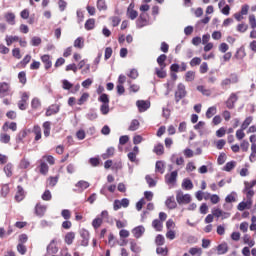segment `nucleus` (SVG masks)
Returning a JSON list of instances; mask_svg holds the SVG:
<instances>
[{
  "instance_id": "1",
  "label": "nucleus",
  "mask_w": 256,
  "mask_h": 256,
  "mask_svg": "<svg viewBox=\"0 0 256 256\" xmlns=\"http://www.w3.org/2000/svg\"><path fill=\"white\" fill-rule=\"evenodd\" d=\"M176 201L178 205H189L192 201L191 194H183V190H178L176 193Z\"/></svg>"
},
{
  "instance_id": "2",
  "label": "nucleus",
  "mask_w": 256,
  "mask_h": 256,
  "mask_svg": "<svg viewBox=\"0 0 256 256\" xmlns=\"http://www.w3.org/2000/svg\"><path fill=\"white\" fill-rule=\"evenodd\" d=\"M80 237L82 238V241L80 244L76 245L75 251H76V249H79V247H89V237H90L89 231L87 229L83 228L80 231Z\"/></svg>"
},
{
  "instance_id": "3",
  "label": "nucleus",
  "mask_w": 256,
  "mask_h": 256,
  "mask_svg": "<svg viewBox=\"0 0 256 256\" xmlns=\"http://www.w3.org/2000/svg\"><path fill=\"white\" fill-rule=\"evenodd\" d=\"M177 177H179V170H173L170 174L164 176L167 185H175L177 183Z\"/></svg>"
},
{
  "instance_id": "4",
  "label": "nucleus",
  "mask_w": 256,
  "mask_h": 256,
  "mask_svg": "<svg viewBox=\"0 0 256 256\" xmlns=\"http://www.w3.org/2000/svg\"><path fill=\"white\" fill-rule=\"evenodd\" d=\"M136 107L138 108L139 113H145L151 107V101L149 100H137Z\"/></svg>"
},
{
  "instance_id": "5",
  "label": "nucleus",
  "mask_w": 256,
  "mask_h": 256,
  "mask_svg": "<svg viewBox=\"0 0 256 256\" xmlns=\"http://www.w3.org/2000/svg\"><path fill=\"white\" fill-rule=\"evenodd\" d=\"M55 243H57V239L54 238L47 245L46 253L48 255H57V253H59V247H57V245H55Z\"/></svg>"
},
{
  "instance_id": "6",
  "label": "nucleus",
  "mask_w": 256,
  "mask_h": 256,
  "mask_svg": "<svg viewBox=\"0 0 256 256\" xmlns=\"http://www.w3.org/2000/svg\"><path fill=\"white\" fill-rule=\"evenodd\" d=\"M211 21V16L205 15L204 18L198 20L195 24L196 31H203L205 29V25H207Z\"/></svg>"
},
{
  "instance_id": "7",
  "label": "nucleus",
  "mask_w": 256,
  "mask_h": 256,
  "mask_svg": "<svg viewBox=\"0 0 256 256\" xmlns=\"http://www.w3.org/2000/svg\"><path fill=\"white\" fill-rule=\"evenodd\" d=\"M27 101H29V93L23 92L21 99L18 101V109L25 111L27 109Z\"/></svg>"
},
{
  "instance_id": "8",
  "label": "nucleus",
  "mask_w": 256,
  "mask_h": 256,
  "mask_svg": "<svg viewBox=\"0 0 256 256\" xmlns=\"http://www.w3.org/2000/svg\"><path fill=\"white\" fill-rule=\"evenodd\" d=\"M31 132H32L31 129H23V130H21L16 135V138H15V141H16L17 145H19L20 143H25V141H24L25 137H27V135H30Z\"/></svg>"
},
{
  "instance_id": "9",
  "label": "nucleus",
  "mask_w": 256,
  "mask_h": 256,
  "mask_svg": "<svg viewBox=\"0 0 256 256\" xmlns=\"http://www.w3.org/2000/svg\"><path fill=\"white\" fill-rule=\"evenodd\" d=\"M249 14V4H244L241 7L240 12L234 14L236 21H243V15Z\"/></svg>"
},
{
  "instance_id": "10",
  "label": "nucleus",
  "mask_w": 256,
  "mask_h": 256,
  "mask_svg": "<svg viewBox=\"0 0 256 256\" xmlns=\"http://www.w3.org/2000/svg\"><path fill=\"white\" fill-rule=\"evenodd\" d=\"M42 63L44 64L45 71H49L53 67V61H51V55L44 54L40 57Z\"/></svg>"
},
{
  "instance_id": "11",
  "label": "nucleus",
  "mask_w": 256,
  "mask_h": 256,
  "mask_svg": "<svg viewBox=\"0 0 256 256\" xmlns=\"http://www.w3.org/2000/svg\"><path fill=\"white\" fill-rule=\"evenodd\" d=\"M61 111V106L57 104L50 105L46 110V117H51V115H57Z\"/></svg>"
},
{
  "instance_id": "12",
  "label": "nucleus",
  "mask_w": 256,
  "mask_h": 256,
  "mask_svg": "<svg viewBox=\"0 0 256 256\" xmlns=\"http://www.w3.org/2000/svg\"><path fill=\"white\" fill-rule=\"evenodd\" d=\"M238 99L239 97H237V94L232 93L226 100L227 109H235V103H237Z\"/></svg>"
},
{
  "instance_id": "13",
  "label": "nucleus",
  "mask_w": 256,
  "mask_h": 256,
  "mask_svg": "<svg viewBox=\"0 0 256 256\" xmlns=\"http://www.w3.org/2000/svg\"><path fill=\"white\" fill-rule=\"evenodd\" d=\"M132 234L135 239H141L142 235H145V226L139 225L132 229Z\"/></svg>"
},
{
  "instance_id": "14",
  "label": "nucleus",
  "mask_w": 256,
  "mask_h": 256,
  "mask_svg": "<svg viewBox=\"0 0 256 256\" xmlns=\"http://www.w3.org/2000/svg\"><path fill=\"white\" fill-rule=\"evenodd\" d=\"M143 27H147V18L144 13H141L136 20V29H143Z\"/></svg>"
},
{
  "instance_id": "15",
  "label": "nucleus",
  "mask_w": 256,
  "mask_h": 256,
  "mask_svg": "<svg viewBox=\"0 0 256 256\" xmlns=\"http://www.w3.org/2000/svg\"><path fill=\"white\" fill-rule=\"evenodd\" d=\"M47 211V206H43L40 203L35 205L34 213L37 217H44Z\"/></svg>"
},
{
  "instance_id": "16",
  "label": "nucleus",
  "mask_w": 256,
  "mask_h": 256,
  "mask_svg": "<svg viewBox=\"0 0 256 256\" xmlns=\"http://www.w3.org/2000/svg\"><path fill=\"white\" fill-rule=\"evenodd\" d=\"M14 199L20 203V201H23L25 199V189H23V186L18 185L17 186V192L14 196Z\"/></svg>"
},
{
  "instance_id": "17",
  "label": "nucleus",
  "mask_w": 256,
  "mask_h": 256,
  "mask_svg": "<svg viewBox=\"0 0 256 256\" xmlns=\"http://www.w3.org/2000/svg\"><path fill=\"white\" fill-rule=\"evenodd\" d=\"M11 91V85L7 82H0V98L5 97L6 93Z\"/></svg>"
},
{
  "instance_id": "18",
  "label": "nucleus",
  "mask_w": 256,
  "mask_h": 256,
  "mask_svg": "<svg viewBox=\"0 0 256 256\" xmlns=\"http://www.w3.org/2000/svg\"><path fill=\"white\" fill-rule=\"evenodd\" d=\"M30 62H31V55L26 54L25 57L18 64H16V67L17 69H19L20 67H22V69H25V67H27V65H29Z\"/></svg>"
},
{
  "instance_id": "19",
  "label": "nucleus",
  "mask_w": 256,
  "mask_h": 256,
  "mask_svg": "<svg viewBox=\"0 0 256 256\" xmlns=\"http://www.w3.org/2000/svg\"><path fill=\"white\" fill-rule=\"evenodd\" d=\"M166 61L167 54H160L156 59V62L158 63L160 69H165L167 67V63H165Z\"/></svg>"
},
{
  "instance_id": "20",
  "label": "nucleus",
  "mask_w": 256,
  "mask_h": 256,
  "mask_svg": "<svg viewBox=\"0 0 256 256\" xmlns=\"http://www.w3.org/2000/svg\"><path fill=\"white\" fill-rule=\"evenodd\" d=\"M194 185H193V181L191 180V178H184L182 181V189H184V191H191V189H193Z\"/></svg>"
},
{
  "instance_id": "21",
  "label": "nucleus",
  "mask_w": 256,
  "mask_h": 256,
  "mask_svg": "<svg viewBox=\"0 0 256 256\" xmlns=\"http://www.w3.org/2000/svg\"><path fill=\"white\" fill-rule=\"evenodd\" d=\"M75 187H78V189H80V193H83V191H85V189H89V187H91V184L88 181L79 180L75 184Z\"/></svg>"
},
{
  "instance_id": "22",
  "label": "nucleus",
  "mask_w": 256,
  "mask_h": 256,
  "mask_svg": "<svg viewBox=\"0 0 256 256\" xmlns=\"http://www.w3.org/2000/svg\"><path fill=\"white\" fill-rule=\"evenodd\" d=\"M155 173H160L161 175L165 173V162H163L162 160L156 161Z\"/></svg>"
},
{
  "instance_id": "23",
  "label": "nucleus",
  "mask_w": 256,
  "mask_h": 256,
  "mask_svg": "<svg viewBox=\"0 0 256 256\" xmlns=\"http://www.w3.org/2000/svg\"><path fill=\"white\" fill-rule=\"evenodd\" d=\"M99 115L97 114V109L96 108H90L88 113L86 114V119L88 121H95Z\"/></svg>"
},
{
  "instance_id": "24",
  "label": "nucleus",
  "mask_w": 256,
  "mask_h": 256,
  "mask_svg": "<svg viewBox=\"0 0 256 256\" xmlns=\"http://www.w3.org/2000/svg\"><path fill=\"white\" fill-rule=\"evenodd\" d=\"M153 153L158 156L163 155L165 153V146H163V143L159 142L156 144L153 148Z\"/></svg>"
},
{
  "instance_id": "25",
  "label": "nucleus",
  "mask_w": 256,
  "mask_h": 256,
  "mask_svg": "<svg viewBox=\"0 0 256 256\" xmlns=\"http://www.w3.org/2000/svg\"><path fill=\"white\" fill-rule=\"evenodd\" d=\"M165 205L167 209H177V202H175V198L173 196L166 199Z\"/></svg>"
},
{
  "instance_id": "26",
  "label": "nucleus",
  "mask_w": 256,
  "mask_h": 256,
  "mask_svg": "<svg viewBox=\"0 0 256 256\" xmlns=\"http://www.w3.org/2000/svg\"><path fill=\"white\" fill-rule=\"evenodd\" d=\"M88 163L91 167H99V165H101V157H99V155L90 157Z\"/></svg>"
},
{
  "instance_id": "27",
  "label": "nucleus",
  "mask_w": 256,
  "mask_h": 256,
  "mask_svg": "<svg viewBox=\"0 0 256 256\" xmlns=\"http://www.w3.org/2000/svg\"><path fill=\"white\" fill-rule=\"evenodd\" d=\"M218 255H225L229 251V245L227 242H223L217 246Z\"/></svg>"
},
{
  "instance_id": "28",
  "label": "nucleus",
  "mask_w": 256,
  "mask_h": 256,
  "mask_svg": "<svg viewBox=\"0 0 256 256\" xmlns=\"http://www.w3.org/2000/svg\"><path fill=\"white\" fill-rule=\"evenodd\" d=\"M177 93H178L180 98L187 97V90L185 89V84L179 83L177 85Z\"/></svg>"
},
{
  "instance_id": "29",
  "label": "nucleus",
  "mask_w": 256,
  "mask_h": 256,
  "mask_svg": "<svg viewBox=\"0 0 256 256\" xmlns=\"http://www.w3.org/2000/svg\"><path fill=\"white\" fill-rule=\"evenodd\" d=\"M247 53H245V46H241L237 49L236 53L234 54L235 59H245Z\"/></svg>"
},
{
  "instance_id": "30",
  "label": "nucleus",
  "mask_w": 256,
  "mask_h": 256,
  "mask_svg": "<svg viewBox=\"0 0 256 256\" xmlns=\"http://www.w3.org/2000/svg\"><path fill=\"white\" fill-rule=\"evenodd\" d=\"M236 165H237V162L235 160H231L224 165V167L222 168V171H226L227 173H230V171H233Z\"/></svg>"
},
{
  "instance_id": "31",
  "label": "nucleus",
  "mask_w": 256,
  "mask_h": 256,
  "mask_svg": "<svg viewBox=\"0 0 256 256\" xmlns=\"http://www.w3.org/2000/svg\"><path fill=\"white\" fill-rule=\"evenodd\" d=\"M84 28L86 29V31H93V29H95V19L94 18L87 19L84 24Z\"/></svg>"
},
{
  "instance_id": "32",
  "label": "nucleus",
  "mask_w": 256,
  "mask_h": 256,
  "mask_svg": "<svg viewBox=\"0 0 256 256\" xmlns=\"http://www.w3.org/2000/svg\"><path fill=\"white\" fill-rule=\"evenodd\" d=\"M64 241L67 245H73V241H75V232L66 233Z\"/></svg>"
},
{
  "instance_id": "33",
  "label": "nucleus",
  "mask_w": 256,
  "mask_h": 256,
  "mask_svg": "<svg viewBox=\"0 0 256 256\" xmlns=\"http://www.w3.org/2000/svg\"><path fill=\"white\" fill-rule=\"evenodd\" d=\"M130 140L129 135H122L119 137V145H118V149L120 151H123V145H127L128 141Z\"/></svg>"
},
{
  "instance_id": "34",
  "label": "nucleus",
  "mask_w": 256,
  "mask_h": 256,
  "mask_svg": "<svg viewBox=\"0 0 256 256\" xmlns=\"http://www.w3.org/2000/svg\"><path fill=\"white\" fill-rule=\"evenodd\" d=\"M152 227L155 231L161 232L163 231V222L159 219H154L152 221Z\"/></svg>"
},
{
  "instance_id": "35",
  "label": "nucleus",
  "mask_w": 256,
  "mask_h": 256,
  "mask_svg": "<svg viewBox=\"0 0 256 256\" xmlns=\"http://www.w3.org/2000/svg\"><path fill=\"white\" fill-rule=\"evenodd\" d=\"M43 129L44 137H49L51 135V122L45 121L43 123Z\"/></svg>"
},
{
  "instance_id": "36",
  "label": "nucleus",
  "mask_w": 256,
  "mask_h": 256,
  "mask_svg": "<svg viewBox=\"0 0 256 256\" xmlns=\"http://www.w3.org/2000/svg\"><path fill=\"white\" fill-rule=\"evenodd\" d=\"M4 173L6 177H13V164L11 162H8L4 166Z\"/></svg>"
},
{
  "instance_id": "37",
  "label": "nucleus",
  "mask_w": 256,
  "mask_h": 256,
  "mask_svg": "<svg viewBox=\"0 0 256 256\" xmlns=\"http://www.w3.org/2000/svg\"><path fill=\"white\" fill-rule=\"evenodd\" d=\"M4 17L9 25H15V13L7 12Z\"/></svg>"
},
{
  "instance_id": "38",
  "label": "nucleus",
  "mask_w": 256,
  "mask_h": 256,
  "mask_svg": "<svg viewBox=\"0 0 256 256\" xmlns=\"http://www.w3.org/2000/svg\"><path fill=\"white\" fill-rule=\"evenodd\" d=\"M74 47H76V49H83V47H85V39L83 37L76 38L74 41Z\"/></svg>"
},
{
  "instance_id": "39",
  "label": "nucleus",
  "mask_w": 256,
  "mask_h": 256,
  "mask_svg": "<svg viewBox=\"0 0 256 256\" xmlns=\"http://www.w3.org/2000/svg\"><path fill=\"white\" fill-rule=\"evenodd\" d=\"M197 91H199L200 93H202V95H204V97H211V90L206 89L205 86L203 85H198L196 87Z\"/></svg>"
},
{
  "instance_id": "40",
  "label": "nucleus",
  "mask_w": 256,
  "mask_h": 256,
  "mask_svg": "<svg viewBox=\"0 0 256 256\" xmlns=\"http://www.w3.org/2000/svg\"><path fill=\"white\" fill-rule=\"evenodd\" d=\"M237 192L235 191H232L230 194H228L226 197H225V202L226 203H235V201H237Z\"/></svg>"
},
{
  "instance_id": "41",
  "label": "nucleus",
  "mask_w": 256,
  "mask_h": 256,
  "mask_svg": "<svg viewBox=\"0 0 256 256\" xmlns=\"http://www.w3.org/2000/svg\"><path fill=\"white\" fill-rule=\"evenodd\" d=\"M155 75H157L159 79H165V77H167V71L165 68H155Z\"/></svg>"
},
{
  "instance_id": "42",
  "label": "nucleus",
  "mask_w": 256,
  "mask_h": 256,
  "mask_svg": "<svg viewBox=\"0 0 256 256\" xmlns=\"http://www.w3.org/2000/svg\"><path fill=\"white\" fill-rule=\"evenodd\" d=\"M39 167L41 175H47L49 173V165H47L46 162L41 161Z\"/></svg>"
},
{
  "instance_id": "43",
  "label": "nucleus",
  "mask_w": 256,
  "mask_h": 256,
  "mask_svg": "<svg viewBox=\"0 0 256 256\" xmlns=\"http://www.w3.org/2000/svg\"><path fill=\"white\" fill-rule=\"evenodd\" d=\"M155 245H157V247L165 245V236H163V234H158L155 237Z\"/></svg>"
},
{
  "instance_id": "44",
  "label": "nucleus",
  "mask_w": 256,
  "mask_h": 256,
  "mask_svg": "<svg viewBox=\"0 0 256 256\" xmlns=\"http://www.w3.org/2000/svg\"><path fill=\"white\" fill-rule=\"evenodd\" d=\"M39 107H41V100L37 97H34L31 100V109H33L34 111H37V109H39Z\"/></svg>"
},
{
  "instance_id": "45",
  "label": "nucleus",
  "mask_w": 256,
  "mask_h": 256,
  "mask_svg": "<svg viewBox=\"0 0 256 256\" xmlns=\"http://www.w3.org/2000/svg\"><path fill=\"white\" fill-rule=\"evenodd\" d=\"M141 123L137 119H133L130 123V126L128 127V131H137L139 129V126Z\"/></svg>"
},
{
  "instance_id": "46",
  "label": "nucleus",
  "mask_w": 256,
  "mask_h": 256,
  "mask_svg": "<svg viewBox=\"0 0 256 256\" xmlns=\"http://www.w3.org/2000/svg\"><path fill=\"white\" fill-rule=\"evenodd\" d=\"M10 191H11V189L9 188V184L2 185L1 191H0L1 197H3L5 199L9 195Z\"/></svg>"
},
{
  "instance_id": "47",
  "label": "nucleus",
  "mask_w": 256,
  "mask_h": 256,
  "mask_svg": "<svg viewBox=\"0 0 256 256\" xmlns=\"http://www.w3.org/2000/svg\"><path fill=\"white\" fill-rule=\"evenodd\" d=\"M101 225H103V218H100L99 216H97L96 218H94L92 220V227L94 229H99V227H101Z\"/></svg>"
},
{
  "instance_id": "48",
  "label": "nucleus",
  "mask_w": 256,
  "mask_h": 256,
  "mask_svg": "<svg viewBox=\"0 0 256 256\" xmlns=\"http://www.w3.org/2000/svg\"><path fill=\"white\" fill-rule=\"evenodd\" d=\"M96 7L98 11H107V2L105 0H97Z\"/></svg>"
},
{
  "instance_id": "49",
  "label": "nucleus",
  "mask_w": 256,
  "mask_h": 256,
  "mask_svg": "<svg viewBox=\"0 0 256 256\" xmlns=\"http://www.w3.org/2000/svg\"><path fill=\"white\" fill-rule=\"evenodd\" d=\"M185 81H187L188 83L195 81V71H187L185 73Z\"/></svg>"
},
{
  "instance_id": "50",
  "label": "nucleus",
  "mask_w": 256,
  "mask_h": 256,
  "mask_svg": "<svg viewBox=\"0 0 256 256\" xmlns=\"http://www.w3.org/2000/svg\"><path fill=\"white\" fill-rule=\"evenodd\" d=\"M5 41H6V45L8 47H11L13 43H15L16 41H19V36H6Z\"/></svg>"
},
{
  "instance_id": "51",
  "label": "nucleus",
  "mask_w": 256,
  "mask_h": 256,
  "mask_svg": "<svg viewBox=\"0 0 256 256\" xmlns=\"http://www.w3.org/2000/svg\"><path fill=\"white\" fill-rule=\"evenodd\" d=\"M216 114H217V106H211L206 111L207 119H211V117H213V115H216Z\"/></svg>"
},
{
  "instance_id": "52",
  "label": "nucleus",
  "mask_w": 256,
  "mask_h": 256,
  "mask_svg": "<svg viewBox=\"0 0 256 256\" xmlns=\"http://www.w3.org/2000/svg\"><path fill=\"white\" fill-rule=\"evenodd\" d=\"M146 183L148 184V187H157V180L153 179L151 175H146L145 176Z\"/></svg>"
},
{
  "instance_id": "53",
  "label": "nucleus",
  "mask_w": 256,
  "mask_h": 256,
  "mask_svg": "<svg viewBox=\"0 0 256 256\" xmlns=\"http://www.w3.org/2000/svg\"><path fill=\"white\" fill-rule=\"evenodd\" d=\"M41 199L43 201H51L53 199V195L51 194V190L46 189L43 194L41 195Z\"/></svg>"
},
{
  "instance_id": "54",
  "label": "nucleus",
  "mask_w": 256,
  "mask_h": 256,
  "mask_svg": "<svg viewBox=\"0 0 256 256\" xmlns=\"http://www.w3.org/2000/svg\"><path fill=\"white\" fill-rule=\"evenodd\" d=\"M18 79H19V83H22V85H25L27 83V72L20 71L18 73Z\"/></svg>"
},
{
  "instance_id": "55",
  "label": "nucleus",
  "mask_w": 256,
  "mask_h": 256,
  "mask_svg": "<svg viewBox=\"0 0 256 256\" xmlns=\"http://www.w3.org/2000/svg\"><path fill=\"white\" fill-rule=\"evenodd\" d=\"M130 250L132 253H139L141 251V246L137 245V242L135 240L130 241Z\"/></svg>"
},
{
  "instance_id": "56",
  "label": "nucleus",
  "mask_w": 256,
  "mask_h": 256,
  "mask_svg": "<svg viewBox=\"0 0 256 256\" xmlns=\"http://www.w3.org/2000/svg\"><path fill=\"white\" fill-rule=\"evenodd\" d=\"M62 89H64V91H70V89H73V83H71L67 79H63L62 80Z\"/></svg>"
},
{
  "instance_id": "57",
  "label": "nucleus",
  "mask_w": 256,
  "mask_h": 256,
  "mask_svg": "<svg viewBox=\"0 0 256 256\" xmlns=\"http://www.w3.org/2000/svg\"><path fill=\"white\" fill-rule=\"evenodd\" d=\"M189 253L192 256H195V255L201 256L202 253H203V249H201L199 247H192V248L189 249Z\"/></svg>"
},
{
  "instance_id": "58",
  "label": "nucleus",
  "mask_w": 256,
  "mask_h": 256,
  "mask_svg": "<svg viewBox=\"0 0 256 256\" xmlns=\"http://www.w3.org/2000/svg\"><path fill=\"white\" fill-rule=\"evenodd\" d=\"M98 101L100 102V103H102V105H107V104H109V95L108 94H106V93H103V94H101L99 97H98Z\"/></svg>"
},
{
  "instance_id": "59",
  "label": "nucleus",
  "mask_w": 256,
  "mask_h": 256,
  "mask_svg": "<svg viewBox=\"0 0 256 256\" xmlns=\"http://www.w3.org/2000/svg\"><path fill=\"white\" fill-rule=\"evenodd\" d=\"M41 43H42L41 37L34 36L31 38L30 45L32 47H39V45H41Z\"/></svg>"
},
{
  "instance_id": "60",
  "label": "nucleus",
  "mask_w": 256,
  "mask_h": 256,
  "mask_svg": "<svg viewBox=\"0 0 256 256\" xmlns=\"http://www.w3.org/2000/svg\"><path fill=\"white\" fill-rule=\"evenodd\" d=\"M243 193L246 194L247 199H253V196L255 195V191L247 186L244 187Z\"/></svg>"
},
{
  "instance_id": "61",
  "label": "nucleus",
  "mask_w": 256,
  "mask_h": 256,
  "mask_svg": "<svg viewBox=\"0 0 256 256\" xmlns=\"http://www.w3.org/2000/svg\"><path fill=\"white\" fill-rule=\"evenodd\" d=\"M87 99H89V93L84 92L77 100V105H83L87 101Z\"/></svg>"
},
{
  "instance_id": "62",
  "label": "nucleus",
  "mask_w": 256,
  "mask_h": 256,
  "mask_svg": "<svg viewBox=\"0 0 256 256\" xmlns=\"http://www.w3.org/2000/svg\"><path fill=\"white\" fill-rule=\"evenodd\" d=\"M31 165V162H29L26 158L21 159L19 163V168L20 169H29Z\"/></svg>"
},
{
  "instance_id": "63",
  "label": "nucleus",
  "mask_w": 256,
  "mask_h": 256,
  "mask_svg": "<svg viewBox=\"0 0 256 256\" xmlns=\"http://www.w3.org/2000/svg\"><path fill=\"white\" fill-rule=\"evenodd\" d=\"M127 16L131 19V21H135V19L139 17V12L137 10H127Z\"/></svg>"
},
{
  "instance_id": "64",
  "label": "nucleus",
  "mask_w": 256,
  "mask_h": 256,
  "mask_svg": "<svg viewBox=\"0 0 256 256\" xmlns=\"http://www.w3.org/2000/svg\"><path fill=\"white\" fill-rule=\"evenodd\" d=\"M212 215L216 217V219H219V217H223V210H221V208L214 207L212 209Z\"/></svg>"
}]
</instances>
